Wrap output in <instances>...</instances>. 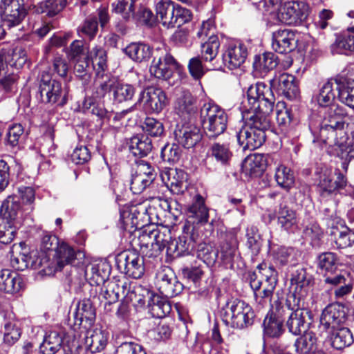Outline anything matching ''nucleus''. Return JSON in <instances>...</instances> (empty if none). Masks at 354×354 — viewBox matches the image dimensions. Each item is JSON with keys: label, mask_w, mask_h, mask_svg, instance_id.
<instances>
[{"label": "nucleus", "mask_w": 354, "mask_h": 354, "mask_svg": "<svg viewBox=\"0 0 354 354\" xmlns=\"http://www.w3.org/2000/svg\"><path fill=\"white\" fill-rule=\"evenodd\" d=\"M346 115L342 106H330L319 124V139L330 146H343L347 140L344 131Z\"/></svg>", "instance_id": "f257e3e1"}, {"label": "nucleus", "mask_w": 354, "mask_h": 354, "mask_svg": "<svg viewBox=\"0 0 354 354\" xmlns=\"http://www.w3.org/2000/svg\"><path fill=\"white\" fill-rule=\"evenodd\" d=\"M246 122L236 133L239 145L243 150H254L260 147L266 140V131L270 127V118L264 116L248 115Z\"/></svg>", "instance_id": "f03ea898"}, {"label": "nucleus", "mask_w": 354, "mask_h": 354, "mask_svg": "<svg viewBox=\"0 0 354 354\" xmlns=\"http://www.w3.org/2000/svg\"><path fill=\"white\" fill-rule=\"evenodd\" d=\"M223 323L234 328L243 329L253 324L255 313L252 308L243 300L227 298L220 310Z\"/></svg>", "instance_id": "7ed1b4c3"}, {"label": "nucleus", "mask_w": 354, "mask_h": 354, "mask_svg": "<svg viewBox=\"0 0 354 354\" xmlns=\"http://www.w3.org/2000/svg\"><path fill=\"white\" fill-rule=\"evenodd\" d=\"M21 209L17 197L8 196L3 202L0 208V243L8 245L15 239Z\"/></svg>", "instance_id": "20e7f679"}, {"label": "nucleus", "mask_w": 354, "mask_h": 354, "mask_svg": "<svg viewBox=\"0 0 354 354\" xmlns=\"http://www.w3.org/2000/svg\"><path fill=\"white\" fill-rule=\"evenodd\" d=\"M247 100L250 105L248 115L270 118L269 115L273 111L275 102L271 85L261 82L251 85L247 91Z\"/></svg>", "instance_id": "39448f33"}, {"label": "nucleus", "mask_w": 354, "mask_h": 354, "mask_svg": "<svg viewBox=\"0 0 354 354\" xmlns=\"http://www.w3.org/2000/svg\"><path fill=\"white\" fill-rule=\"evenodd\" d=\"M68 91L62 84L53 79L48 72L43 71L39 78L37 100L44 104L63 106L67 102Z\"/></svg>", "instance_id": "423d86ee"}, {"label": "nucleus", "mask_w": 354, "mask_h": 354, "mask_svg": "<svg viewBox=\"0 0 354 354\" xmlns=\"http://www.w3.org/2000/svg\"><path fill=\"white\" fill-rule=\"evenodd\" d=\"M200 119L209 138H217L227 128V115L223 109L215 104H204L200 109Z\"/></svg>", "instance_id": "0eeeda50"}, {"label": "nucleus", "mask_w": 354, "mask_h": 354, "mask_svg": "<svg viewBox=\"0 0 354 354\" xmlns=\"http://www.w3.org/2000/svg\"><path fill=\"white\" fill-rule=\"evenodd\" d=\"M290 280V290L286 301H288L289 304L299 300V302H306L314 285L313 275L301 266L295 267L292 268Z\"/></svg>", "instance_id": "6e6552de"}, {"label": "nucleus", "mask_w": 354, "mask_h": 354, "mask_svg": "<svg viewBox=\"0 0 354 354\" xmlns=\"http://www.w3.org/2000/svg\"><path fill=\"white\" fill-rule=\"evenodd\" d=\"M293 304H289L288 301H286L283 304L286 310V315H288L286 326L290 333L299 335L308 330L312 313L306 307V302H299V300Z\"/></svg>", "instance_id": "1a4fd4ad"}, {"label": "nucleus", "mask_w": 354, "mask_h": 354, "mask_svg": "<svg viewBox=\"0 0 354 354\" xmlns=\"http://www.w3.org/2000/svg\"><path fill=\"white\" fill-rule=\"evenodd\" d=\"M178 66L176 60L165 47H158L156 49L149 72L157 79L168 80Z\"/></svg>", "instance_id": "9d476101"}, {"label": "nucleus", "mask_w": 354, "mask_h": 354, "mask_svg": "<svg viewBox=\"0 0 354 354\" xmlns=\"http://www.w3.org/2000/svg\"><path fill=\"white\" fill-rule=\"evenodd\" d=\"M309 15V6L304 1H292L281 5L277 12L279 21L286 25L299 26Z\"/></svg>", "instance_id": "9b49d317"}, {"label": "nucleus", "mask_w": 354, "mask_h": 354, "mask_svg": "<svg viewBox=\"0 0 354 354\" xmlns=\"http://www.w3.org/2000/svg\"><path fill=\"white\" fill-rule=\"evenodd\" d=\"M115 264L121 272L133 279H140L145 272L144 257L134 251L119 253L115 257Z\"/></svg>", "instance_id": "f8f14e48"}, {"label": "nucleus", "mask_w": 354, "mask_h": 354, "mask_svg": "<svg viewBox=\"0 0 354 354\" xmlns=\"http://www.w3.org/2000/svg\"><path fill=\"white\" fill-rule=\"evenodd\" d=\"M346 319L347 314L344 306L339 303L328 305L322 310L320 317L319 335L322 336L324 333L344 326Z\"/></svg>", "instance_id": "ddd939ff"}, {"label": "nucleus", "mask_w": 354, "mask_h": 354, "mask_svg": "<svg viewBox=\"0 0 354 354\" xmlns=\"http://www.w3.org/2000/svg\"><path fill=\"white\" fill-rule=\"evenodd\" d=\"M76 254L73 248L66 243L59 244L55 250L56 263H50L46 257L37 259L34 265L35 268H41L47 272L46 268L50 272L61 270L66 264H72L75 259Z\"/></svg>", "instance_id": "4468645a"}, {"label": "nucleus", "mask_w": 354, "mask_h": 354, "mask_svg": "<svg viewBox=\"0 0 354 354\" xmlns=\"http://www.w3.org/2000/svg\"><path fill=\"white\" fill-rule=\"evenodd\" d=\"M198 234L189 226H183L182 234L171 244L168 249V255L179 257L186 255H194Z\"/></svg>", "instance_id": "2eb2a0df"}, {"label": "nucleus", "mask_w": 354, "mask_h": 354, "mask_svg": "<svg viewBox=\"0 0 354 354\" xmlns=\"http://www.w3.org/2000/svg\"><path fill=\"white\" fill-rule=\"evenodd\" d=\"M156 286L165 298H172L182 292L183 285L178 280L173 270L165 267L156 273Z\"/></svg>", "instance_id": "dca6fc26"}, {"label": "nucleus", "mask_w": 354, "mask_h": 354, "mask_svg": "<svg viewBox=\"0 0 354 354\" xmlns=\"http://www.w3.org/2000/svg\"><path fill=\"white\" fill-rule=\"evenodd\" d=\"M138 103H143L145 111L149 113H160L168 104L166 93L160 88L149 87L140 92Z\"/></svg>", "instance_id": "f3484780"}, {"label": "nucleus", "mask_w": 354, "mask_h": 354, "mask_svg": "<svg viewBox=\"0 0 354 354\" xmlns=\"http://www.w3.org/2000/svg\"><path fill=\"white\" fill-rule=\"evenodd\" d=\"M270 311V316L266 317L263 322L264 333L270 337H278L283 331V322L286 310L281 301L277 299L272 303Z\"/></svg>", "instance_id": "a211bd4d"}, {"label": "nucleus", "mask_w": 354, "mask_h": 354, "mask_svg": "<svg viewBox=\"0 0 354 354\" xmlns=\"http://www.w3.org/2000/svg\"><path fill=\"white\" fill-rule=\"evenodd\" d=\"M174 134L177 143L186 149L194 147L202 139L200 128L191 122L178 124Z\"/></svg>", "instance_id": "6ab92c4d"}, {"label": "nucleus", "mask_w": 354, "mask_h": 354, "mask_svg": "<svg viewBox=\"0 0 354 354\" xmlns=\"http://www.w3.org/2000/svg\"><path fill=\"white\" fill-rule=\"evenodd\" d=\"M187 219L183 225L189 226L197 230L198 225H203L209 221V209L205 204V200L201 195H196L192 203L188 207Z\"/></svg>", "instance_id": "aec40b11"}, {"label": "nucleus", "mask_w": 354, "mask_h": 354, "mask_svg": "<svg viewBox=\"0 0 354 354\" xmlns=\"http://www.w3.org/2000/svg\"><path fill=\"white\" fill-rule=\"evenodd\" d=\"M324 285L333 290L337 299L342 298L350 294L353 290V284L349 275L346 272H330L324 274Z\"/></svg>", "instance_id": "412c9836"}, {"label": "nucleus", "mask_w": 354, "mask_h": 354, "mask_svg": "<svg viewBox=\"0 0 354 354\" xmlns=\"http://www.w3.org/2000/svg\"><path fill=\"white\" fill-rule=\"evenodd\" d=\"M270 84L277 93L289 100L295 99L299 93L298 84L294 75L281 73L270 80Z\"/></svg>", "instance_id": "4be33fe9"}, {"label": "nucleus", "mask_w": 354, "mask_h": 354, "mask_svg": "<svg viewBox=\"0 0 354 354\" xmlns=\"http://www.w3.org/2000/svg\"><path fill=\"white\" fill-rule=\"evenodd\" d=\"M248 55L247 46L241 42L228 45L222 55L224 65L230 70L239 68L245 61Z\"/></svg>", "instance_id": "5701e85b"}, {"label": "nucleus", "mask_w": 354, "mask_h": 354, "mask_svg": "<svg viewBox=\"0 0 354 354\" xmlns=\"http://www.w3.org/2000/svg\"><path fill=\"white\" fill-rule=\"evenodd\" d=\"M196 102L189 91L183 90L174 102L175 113L183 120H189L197 113Z\"/></svg>", "instance_id": "b1692460"}, {"label": "nucleus", "mask_w": 354, "mask_h": 354, "mask_svg": "<svg viewBox=\"0 0 354 354\" xmlns=\"http://www.w3.org/2000/svg\"><path fill=\"white\" fill-rule=\"evenodd\" d=\"M277 223L288 233H295L299 229V218L296 210L286 203H280L276 210Z\"/></svg>", "instance_id": "393cba45"}, {"label": "nucleus", "mask_w": 354, "mask_h": 354, "mask_svg": "<svg viewBox=\"0 0 354 354\" xmlns=\"http://www.w3.org/2000/svg\"><path fill=\"white\" fill-rule=\"evenodd\" d=\"M3 342L11 346L17 343L22 334V324L12 314L6 315L1 324Z\"/></svg>", "instance_id": "a878e982"}, {"label": "nucleus", "mask_w": 354, "mask_h": 354, "mask_svg": "<svg viewBox=\"0 0 354 354\" xmlns=\"http://www.w3.org/2000/svg\"><path fill=\"white\" fill-rule=\"evenodd\" d=\"M163 183L175 194H183L187 189V173L180 169L169 168L161 174Z\"/></svg>", "instance_id": "bb28decb"}, {"label": "nucleus", "mask_w": 354, "mask_h": 354, "mask_svg": "<svg viewBox=\"0 0 354 354\" xmlns=\"http://www.w3.org/2000/svg\"><path fill=\"white\" fill-rule=\"evenodd\" d=\"M297 39L294 31L289 29H279L272 32V48L279 53H288L296 47Z\"/></svg>", "instance_id": "cd10ccee"}, {"label": "nucleus", "mask_w": 354, "mask_h": 354, "mask_svg": "<svg viewBox=\"0 0 354 354\" xmlns=\"http://www.w3.org/2000/svg\"><path fill=\"white\" fill-rule=\"evenodd\" d=\"M329 220L328 225H331L333 230L330 234L334 236L335 243L337 248H346L354 243V231L342 225V220L335 217V221L330 223Z\"/></svg>", "instance_id": "c85d7f7f"}, {"label": "nucleus", "mask_w": 354, "mask_h": 354, "mask_svg": "<svg viewBox=\"0 0 354 354\" xmlns=\"http://www.w3.org/2000/svg\"><path fill=\"white\" fill-rule=\"evenodd\" d=\"M27 15L24 7L20 8H6L0 11V39L6 34V29L19 26Z\"/></svg>", "instance_id": "c756f323"}, {"label": "nucleus", "mask_w": 354, "mask_h": 354, "mask_svg": "<svg viewBox=\"0 0 354 354\" xmlns=\"http://www.w3.org/2000/svg\"><path fill=\"white\" fill-rule=\"evenodd\" d=\"M122 52L133 62L136 63L147 62L153 56V48L145 42H131Z\"/></svg>", "instance_id": "7c9ffc66"}, {"label": "nucleus", "mask_w": 354, "mask_h": 354, "mask_svg": "<svg viewBox=\"0 0 354 354\" xmlns=\"http://www.w3.org/2000/svg\"><path fill=\"white\" fill-rule=\"evenodd\" d=\"M129 152L135 157L147 156L153 149L152 140L146 135H136L127 140Z\"/></svg>", "instance_id": "2f4dec72"}, {"label": "nucleus", "mask_w": 354, "mask_h": 354, "mask_svg": "<svg viewBox=\"0 0 354 354\" xmlns=\"http://www.w3.org/2000/svg\"><path fill=\"white\" fill-rule=\"evenodd\" d=\"M178 4L171 0H160L156 5V17L160 18L163 26L174 28Z\"/></svg>", "instance_id": "473e14b6"}, {"label": "nucleus", "mask_w": 354, "mask_h": 354, "mask_svg": "<svg viewBox=\"0 0 354 354\" xmlns=\"http://www.w3.org/2000/svg\"><path fill=\"white\" fill-rule=\"evenodd\" d=\"M340 83L337 80L330 79L320 88L317 101L321 106H331L339 93Z\"/></svg>", "instance_id": "72a5a7b5"}, {"label": "nucleus", "mask_w": 354, "mask_h": 354, "mask_svg": "<svg viewBox=\"0 0 354 354\" xmlns=\"http://www.w3.org/2000/svg\"><path fill=\"white\" fill-rule=\"evenodd\" d=\"M153 233L154 236V249L153 253H151L150 255H154V257H156L164 249H166V252L168 255L169 247L171 242H174L171 230L165 227L158 228L153 225Z\"/></svg>", "instance_id": "f704fd0d"}, {"label": "nucleus", "mask_w": 354, "mask_h": 354, "mask_svg": "<svg viewBox=\"0 0 354 354\" xmlns=\"http://www.w3.org/2000/svg\"><path fill=\"white\" fill-rule=\"evenodd\" d=\"M328 336L330 334L332 346L337 350H342L351 346L353 342V334L350 329L342 326L326 333Z\"/></svg>", "instance_id": "c9c22d12"}, {"label": "nucleus", "mask_w": 354, "mask_h": 354, "mask_svg": "<svg viewBox=\"0 0 354 354\" xmlns=\"http://www.w3.org/2000/svg\"><path fill=\"white\" fill-rule=\"evenodd\" d=\"M332 51L338 54L349 55L354 52V27H348L346 31L337 37L332 45Z\"/></svg>", "instance_id": "e433bc0d"}, {"label": "nucleus", "mask_w": 354, "mask_h": 354, "mask_svg": "<svg viewBox=\"0 0 354 354\" xmlns=\"http://www.w3.org/2000/svg\"><path fill=\"white\" fill-rule=\"evenodd\" d=\"M153 225H150L140 232L138 236L133 240L134 243L140 248V252L149 258L154 257V255H150L153 253Z\"/></svg>", "instance_id": "4c0bfd02"}, {"label": "nucleus", "mask_w": 354, "mask_h": 354, "mask_svg": "<svg viewBox=\"0 0 354 354\" xmlns=\"http://www.w3.org/2000/svg\"><path fill=\"white\" fill-rule=\"evenodd\" d=\"M277 64V56L273 53L266 52L254 57L253 68L261 73H266L274 69Z\"/></svg>", "instance_id": "58836bf2"}, {"label": "nucleus", "mask_w": 354, "mask_h": 354, "mask_svg": "<svg viewBox=\"0 0 354 354\" xmlns=\"http://www.w3.org/2000/svg\"><path fill=\"white\" fill-rule=\"evenodd\" d=\"M208 154L222 165H227L232 157L229 144L215 142L208 150Z\"/></svg>", "instance_id": "ea45409f"}, {"label": "nucleus", "mask_w": 354, "mask_h": 354, "mask_svg": "<svg viewBox=\"0 0 354 354\" xmlns=\"http://www.w3.org/2000/svg\"><path fill=\"white\" fill-rule=\"evenodd\" d=\"M149 313L154 318H164L171 310L170 303L162 297L156 294L147 306Z\"/></svg>", "instance_id": "a19ab883"}, {"label": "nucleus", "mask_w": 354, "mask_h": 354, "mask_svg": "<svg viewBox=\"0 0 354 354\" xmlns=\"http://www.w3.org/2000/svg\"><path fill=\"white\" fill-rule=\"evenodd\" d=\"M131 20L138 26L152 28L156 24L157 17L149 8L140 5L138 7L136 6Z\"/></svg>", "instance_id": "79ce46f5"}, {"label": "nucleus", "mask_w": 354, "mask_h": 354, "mask_svg": "<svg viewBox=\"0 0 354 354\" xmlns=\"http://www.w3.org/2000/svg\"><path fill=\"white\" fill-rule=\"evenodd\" d=\"M62 343L63 335L57 331H50L44 337L40 351L43 354H55L61 348Z\"/></svg>", "instance_id": "37998d69"}, {"label": "nucleus", "mask_w": 354, "mask_h": 354, "mask_svg": "<svg viewBox=\"0 0 354 354\" xmlns=\"http://www.w3.org/2000/svg\"><path fill=\"white\" fill-rule=\"evenodd\" d=\"M317 337L315 333L308 330L294 343L296 351L299 354H308L316 348Z\"/></svg>", "instance_id": "c03bdc74"}, {"label": "nucleus", "mask_w": 354, "mask_h": 354, "mask_svg": "<svg viewBox=\"0 0 354 354\" xmlns=\"http://www.w3.org/2000/svg\"><path fill=\"white\" fill-rule=\"evenodd\" d=\"M112 90L113 100L118 103L131 101L136 93L133 85L119 82L113 84Z\"/></svg>", "instance_id": "a18cd8bd"}, {"label": "nucleus", "mask_w": 354, "mask_h": 354, "mask_svg": "<svg viewBox=\"0 0 354 354\" xmlns=\"http://www.w3.org/2000/svg\"><path fill=\"white\" fill-rule=\"evenodd\" d=\"M238 241L234 234H227L221 244V258L224 263H230L237 254Z\"/></svg>", "instance_id": "49530a36"}, {"label": "nucleus", "mask_w": 354, "mask_h": 354, "mask_svg": "<svg viewBox=\"0 0 354 354\" xmlns=\"http://www.w3.org/2000/svg\"><path fill=\"white\" fill-rule=\"evenodd\" d=\"M267 166L266 157L263 154L256 153L248 157L245 160V167L250 175L259 176Z\"/></svg>", "instance_id": "de8ad7c7"}, {"label": "nucleus", "mask_w": 354, "mask_h": 354, "mask_svg": "<svg viewBox=\"0 0 354 354\" xmlns=\"http://www.w3.org/2000/svg\"><path fill=\"white\" fill-rule=\"evenodd\" d=\"M339 264L338 256L334 252H326L317 257V266L324 274L335 272Z\"/></svg>", "instance_id": "09e8293b"}, {"label": "nucleus", "mask_w": 354, "mask_h": 354, "mask_svg": "<svg viewBox=\"0 0 354 354\" xmlns=\"http://www.w3.org/2000/svg\"><path fill=\"white\" fill-rule=\"evenodd\" d=\"M67 3V0H46L38 3L36 10L48 17H54L63 10Z\"/></svg>", "instance_id": "8fccbe9b"}, {"label": "nucleus", "mask_w": 354, "mask_h": 354, "mask_svg": "<svg viewBox=\"0 0 354 354\" xmlns=\"http://www.w3.org/2000/svg\"><path fill=\"white\" fill-rule=\"evenodd\" d=\"M155 295L156 293L150 289L141 285H136L132 288L129 299L140 306L146 304L148 306Z\"/></svg>", "instance_id": "3c124183"}, {"label": "nucleus", "mask_w": 354, "mask_h": 354, "mask_svg": "<svg viewBox=\"0 0 354 354\" xmlns=\"http://www.w3.org/2000/svg\"><path fill=\"white\" fill-rule=\"evenodd\" d=\"M111 12L121 16L125 21H131L136 5L127 0H115L111 4Z\"/></svg>", "instance_id": "603ef678"}, {"label": "nucleus", "mask_w": 354, "mask_h": 354, "mask_svg": "<svg viewBox=\"0 0 354 354\" xmlns=\"http://www.w3.org/2000/svg\"><path fill=\"white\" fill-rule=\"evenodd\" d=\"M220 42L217 36L212 35L208 40L201 45V59L203 62L214 60L218 54Z\"/></svg>", "instance_id": "864d4df0"}, {"label": "nucleus", "mask_w": 354, "mask_h": 354, "mask_svg": "<svg viewBox=\"0 0 354 354\" xmlns=\"http://www.w3.org/2000/svg\"><path fill=\"white\" fill-rule=\"evenodd\" d=\"M274 178L277 185L286 190H289L295 184L293 172L283 165L276 168Z\"/></svg>", "instance_id": "5fc2aeb1"}, {"label": "nucleus", "mask_w": 354, "mask_h": 354, "mask_svg": "<svg viewBox=\"0 0 354 354\" xmlns=\"http://www.w3.org/2000/svg\"><path fill=\"white\" fill-rule=\"evenodd\" d=\"M196 253L197 258L203 261L207 266H212L216 261L218 251L210 245L201 243L197 245Z\"/></svg>", "instance_id": "6e6d98bb"}, {"label": "nucleus", "mask_w": 354, "mask_h": 354, "mask_svg": "<svg viewBox=\"0 0 354 354\" xmlns=\"http://www.w3.org/2000/svg\"><path fill=\"white\" fill-rule=\"evenodd\" d=\"M90 60L88 57L83 59H78L74 66V73L82 80V84L85 91H88V85L91 77L89 73Z\"/></svg>", "instance_id": "4d7b16f0"}, {"label": "nucleus", "mask_w": 354, "mask_h": 354, "mask_svg": "<svg viewBox=\"0 0 354 354\" xmlns=\"http://www.w3.org/2000/svg\"><path fill=\"white\" fill-rule=\"evenodd\" d=\"M107 341V335L104 331L95 330L86 338V343L91 353H97L105 348Z\"/></svg>", "instance_id": "13d9d810"}, {"label": "nucleus", "mask_w": 354, "mask_h": 354, "mask_svg": "<svg viewBox=\"0 0 354 354\" xmlns=\"http://www.w3.org/2000/svg\"><path fill=\"white\" fill-rule=\"evenodd\" d=\"M337 99L343 104L354 109V80L346 84L340 83Z\"/></svg>", "instance_id": "bf43d9fd"}, {"label": "nucleus", "mask_w": 354, "mask_h": 354, "mask_svg": "<svg viewBox=\"0 0 354 354\" xmlns=\"http://www.w3.org/2000/svg\"><path fill=\"white\" fill-rule=\"evenodd\" d=\"M94 68L97 66V73L104 72L107 68V55L106 50L98 46H95L90 53Z\"/></svg>", "instance_id": "052dcab7"}, {"label": "nucleus", "mask_w": 354, "mask_h": 354, "mask_svg": "<svg viewBox=\"0 0 354 354\" xmlns=\"http://www.w3.org/2000/svg\"><path fill=\"white\" fill-rule=\"evenodd\" d=\"M142 129L146 136L160 137L164 133V126L160 120L147 117L142 124Z\"/></svg>", "instance_id": "680f3d73"}, {"label": "nucleus", "mask_w": 354, "mask_h": 354, "mask_svg": "<svg viewBox=\"0 0 354 354\" xmlns=\"http://www.w3.org/2000/svg\"><path fill=\"white\" fill-rule=\"evenodd\" d=\"M4 53L8 60L10 62V68L18 69L23 67L26 63L27 57L25 50L23 49L12 50L4 48Z\"/></svg>", "instance_id": "e2e57ef3"}, {"label": "nucleus", "mask_w": 354, "mask_h": 354, "mask_svg": "<svg viewBox=\"0 0 354 354\" xmlns=\"http://www.w3.org/2000/svg\"><path fill=\"white\" fill-rule=\"evenodd\" d=\"M182 151L177 144H167L161 150V158L164 162L173 165L178 162Z\"/></svg>", "instance_id": "0e129e2a"}, {"label": "nucleus", "mask_w": 354, "mask_h": 354, "mask_svg": "<svg viewBox=\"0 0 354 354\" xmlns=\"http://www.w3.org/2000/svg\"><path fill=\"white\" fill-rule=\"evenodd\" d=\"M278 126L284 133L289 132L294 123V118L290 109L284 107L278 110L276 116Z\"/></svg>", "instance_id": "69168bd1"}, {"label": "nucleus", "mask_w": 354, "mask_h": 354, "mask_svg": "<svg viewBox=\"0 0 354 354\" xmlns=\"http://www.w3.org/2000/svg\"><path fill=\"white\" fill-rule=\"evenodd\" d=\"M246 236L248 248L250 250L252 255H257L261 250V241L257 227H251L248 228Z\"/></svg>", "instance_id": "338daca9"}, {"label": "nucleus", "mask_w": 354, "mask_h": 354, "mask_svg": "<svg viewBox=\"0 0 354 354\" xmlns=\"http://www.w3.org/2000/svg\"><path fill=\"white\" fill-rule=\"evenodd\" d=\"M153 180H151L150 177L143 174L139 175L134 173L132 174L130 189L134 194H141L147 187H148Z\"/></svg>", "instance_id": "774afa93"}]
</instances>
